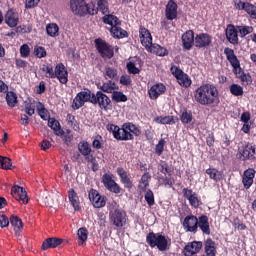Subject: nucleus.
<instances>
[{"label": "nucleus", "instance_id": "obj_1", "mask_svg": "<svg viewBox=\"0 0 256 256\" xmlns=\"http://www.w3.org/2000/svg\"><path fill=\"white\" fill-rule=\"evenodd\" d=\"M194 99L199 105H213L219 99V90L215 85L202 84L194 91Z\"/></svg>", "mask_w": 256, "mask_h": 256}, {"label": "nucleus", "instance_id": "obj_2", "mask_svg": "<svg viewBox=\"0 0 256 256\" xmlns=\"http://www.w3.org/2000/svg\"><path fill=\"white\" fill-rule=\"evenodd\" d=\"M107 131H110L117 141H133V135L136 137L141 135V130H139L133 123H125L121 128L115 124H108Z\"/></svg>", "mask_w": 256, "mask_h": 256}, {"label": "nucleus", "instance_id": "obj_3", "mask_svg": "<svg viewBox=\"0 0 256 256\" xmlns=\"http://www.w3.org/2000/svg\"><path fill=\"white\" fill-rule=\"evenodd\" d=\"M224 54L227 61L230 63L232 71L234 75H236L237 79H240L241 83L244 85H250L251 76L249 74H245L243 68H241V62L239 61V58H237V55H235V51L227 47L224 49Z\"/></svg>", "mask_w": 256, "mask_h": 256}, {"label": "nucleus", "instance_id": "obj_4", "mask_svg": "<svg viewBox=\"0 0 256 256\" xmlns=\"http://www.w3.org/2000/svg\"><path fill=\"white\" fill-rule=\"evenodd\" d=\"M70 11L77 17H85L86 15H97L95 2L87 3L85 0H70Z\"/></svg>", "mask_w": 256, "mask_h": 256}, {"label": "nucleus", "instance_id": "obj_5", "mask_svg": "<svg viewBox=\"0 0 256 256\" xmlns=\"http://www.w3.org/2000/svg\"><path fill=\"white\" fill-rule=\"evenodd\" d=\"M146 243H148L152 249L157 247L158 251H168L171 247L170 238L161 233H148L146 236Z\"/></svg>", "mask_w": 256, "mask_h": 256}, {"label": "nucleus", "instance_id": "obj_6", "mask_svg": "<svg viewBox=\"0 0 256 256\" xmlns=\"http://www.w3.org/2000/svg\"><path fill=\"white\" fill-rule=\"evenodd\" d=\"M109 218L115 227L121 228L127 225V213L120 209L117 203L112 204L109 211Z\"/></svg>", "mask_w": 256, "mask_h": 256}, {"label": "nucleus", "instance_id": "obj_7", "mask_svg": "<svg viewBox=\"0 0 256 256\" xmlns=\"http://www.w3.org/2000/svg\"><path fill=\"white\" fill-rule=\"evenodd\" d=\"M170 71L172 75L175 76L177 83L180 85V87H185L186 89L188 87H191V83H192L191 78L189 77V75L183 72V70H181L177 66H172Z\"/></svg>", "mask_w": 256, "mask_h": 256}, {"label": "nucleus", "instance_id": "obj_8", "mask_svg": "<svg viewBox=\"0 0 256 256\" xmlns=\"http://www.w3.org/2000/svg\"><path fill=\"white\" fill-rule=\"evenodd\" d=\"M95 45L98 53H100L101 57L104 59H111V57L115 55L113 46L109 45V43L105 42L103 39H96Z\"/></svg>", "mask_w": 256, "mask_h": 256}, {"label": "nucleus", "instance_id": "obj_9", "mask_svg": "<svg viewBox=\"0 0 256 256\" xmlns=\"http://www.w3.org/2000/svg\"><path fill=\"white\" fill-rule=\"evenodd\" d=\"M91 103L97 104L104 111L111 109V99L101 91H98L96 95L92 94Z\"/></svg>", "mask_w": 256, "mask_h": 256}, {"label": "nucleus", "instance_id": "obj_10", "mask_svg": "<svg viewBox=\"0 0 256 256\" xmlns=\"http://www.w3.org/2000/svg\"><path fill=\"white\" fill-rule=\"evenodd\" d=\"M54 79H58L59 83L62 85H67L69 82V72L67 71V67H65L64 63L56 64L54 68Z\"/></svg>", "mask_w": 256, "mask_h": 256}, {"label": "nucleus", "instance_id": "obj_11", "mask_svg": "<svg viewBox=\"0 0 256 256\" xmlns=\"http://www.w3.org/2000/svg\"><path fill=\"white\" fill-rule=\"evenodd\" d=\"M93 100V94L91 91H82L79 92L73 100L72 107L73 109H81L82 106L87 102H91Z\"/></svg>", "mask_w": 256, "mask_h": 256}, {"label": "nucleus", "instance_id": "obj_12", "mask_svg": "<svg viewBox=\"0 0 256 256\" xmlns=\"http://www.w3.org/2000/svg\"><path fill=\"white\" fill-rule=\"evenodd\" d=\"M102 183L104 187L110 191V193L119 194L121 193V187L113 180V174L105 173L102 176Z\"/></svg>", "mask_w": 256, "mask_h": 256}, {"label": "nucleus", "instance_id": "obj_13", "mask_svg": "<svg viewBox=\"0 0 256 256\" xmlns=\"http://www.w3.org/2000/svg\"><path fill=\"white\" fill-rule=\"evenodd\" d=\"M199 219L195 215H188L184 218L183 227L186 233H197Z\"/></svg>", "mask_w": 256, "mask_h": 256}, {"label": "nucleus", "instance_id": "obj_14", "mask_svg": "<svg viewBox=\"0 0 256 256\" xmlns=\"http://www.w3.org/2000/svg\"><path fill=\"white\" fill-rule=\"evenodd\" d=\"M88 197L95 209H101L102 207H105V205H107L105 197L101 196V194H99V192L95 189H91L89 191Z\"/></svg>", "mask_w": 256, "mask_h": 256}, {"label": "nucleus", "instance_id": "obj_15", "mask_svg": "<svg viewBox=\"0 0 256 256\" xmlns=\"http://www.w3.org/2000/svg\"><path fill=\"white\" fill-rule=\"evenodd\" d=\"M11 195L12 197H14V199H16V201L22 203V205H27V203H29V197L27 196V192L21 186L12 187Z\"/></svg>", "mask_w": 256, "mask_h": 256}, {"label": "nucleus", "instance_id": "obj_16", "mask_svg": "<svg viewBox=\"0 0 256 256\" xmlns=\"http://www.w3.org/2000/svg\"><path fill=\"white\" fill-rule=\"evenodd\" d=\"M139 38L146 50L150 49V47L153 45V37L151 36V32H149V30L143 26L139 28Z\"/></svg>", "mask_w": 256, "mask_h": 256}, {"label": "nucleus", "instance_id": "obj_17", "mask_svg": "<svg viewBox=\"0 0 256 256\" xmlns=\"http://www.w3.org/2000/svg\"><path fill=\"white\" fill-rule=\"evenodd\" d=\"M256 147L252 144L246 145L239 151V159L241 161H247V159H255Z\"/></svg>", "mask_w": 256, "mask_h": 256}, {"label": "nucleus", "instance_id": "obj_18", "mask_svg": "<svg viewBox=\"0 0 256 256\" xmlns=\"http://www.w3.org/2000/svg\"><path fill=\"white\" fill-rule=\"evenodd\" d=\"M165 91H167V87H165V84L157 83L150 87V89L148 90V95L150 99L155 100L159 99V97H161V95H163Z\"/></svg>", "mask_w": 256, "mask_h": 256}, {"label": "nucleus", "instance_id": "obj_19", "mask_svg": "<svg viewBox=\"0 0 256 256\" xmlns=\"http://www.w3.org/2000/svg\"><path fill=\"white\" fill-rule=\"evenodd\" d=\"M239 31L233 24H229L226 27V39L232 45H237L239 43Z\"/></svg>", "mask_w": 256, "mask_h": 256}, {"label": "nucleus", "instance_id": "obj_20", "mask_svg": "<svg viewBox=\"0 0 256 256\" xmlns=\"http://www.w3.org/2000/svg\"><path fill=\"white\" fill-rule=\"evenodd\" d=\"M5 23L8 27H17L19 25V13L14 9H9L5 14Z\"/></svg>", "mask_w": 256, "mask_h": 256}, {"label": "nucleus", "instance_id": "obj_21", "mask_svg": "<svg viewBox=\"0 0 256 256\" xmlns=\"http://www.w3.org/2000/svg\"><path fill=\"white\" fill-rule=\"evenodd\" d=\"M194 45L199 49L203 47H209V45H211V36L207 33H200L196 35L194 39Z\"/></svg>", "mask_w": 256, "mask_h": 256}, {"label": "nucleus", "instance_id": "obj_22", "mask_svg": "<svg viewBox=\"0 0 256 256\" xmlns=\"http://www.w3.org/2000/svg\"><path fill=\"white\" fill-rule=\"evenodd\" d=\"M183 47L186 51H191L193 45H195V33L193 30H188L182 35Z\"/></svg>", "mask_w": 256, "mask_h": 256}, {"label": "nucleus", "instance_id": "obj_23", "mask_svg": "<svg viewBox=\"0 0 256 256\" xmlns=\"http://www.w3.org/2000/svg\"><path fill=\"white\" fill-rule=\"evenodd\" d=\"M255 169L248 168L244 171L242 176V183L245 189H251V185H253V180L255 179Z\"/></svg>", "mask_w": 256, "mask_h": 256}, {"label": "nucleus", "instance_id": "obj_24", "mask_svg": "<svg viewBox=\"0 0 256 256\" xmlns=\"http://www.w3.org/2000/svg\"><path fill=\"white\" fill-rule=\"evenodd\" d=\"M183 194H184L185 199H188V201L192 207H194L195 209H197V207H199L201 200H199L197 193L193 192V190L184 188Z\"/></svg>", "mask_w": 256, "mask_h": 256}, {"label": "nucleus", "instance_id": "obj_25", "mask_svg": "<svg viewBox=\"0 0 256 256\" xmlns=\"http://www.w3.org/2000/svg\"><path fill=\"white\" fill-rule=\"evenodd\" d=\"M202 247H203V242L194 241V242L188 243V245H186L184 248V255L193 256L196 253H199Z\"/></svg>", "mask_w": 256, "mask_h": 256}, {"label": "nucleus", "instance_id": "obj_26", "mask_svg": "<svg viewBox=\"0 0 256 256\" xmlns=\"http://www.w3.org/2000/svg\"><path fill=\"white\" fill-rule=\"evenodd\" d=\"M198 228L204 235H211V226L209 225V217L202 215L198 218Z\"/></svg>", "mask_w": 256, "mask_h": 256}, {"label": "nucleus", "instance_id": "obj_27", "mask_svg": "<svg viewBox=\"0 0 256 256\" xmlns=\"http://www.w3.org/2000/svg\"><path fill=\"white\" fill-rule=\"evenodd\" d=\"M166 19H168V21L177 19V3L173 0L168 1L166 5Z\"/></svg>", "mask_w": 256, "mask_h": 256}, {"label": "nucleus", "instance_id": "obj_28", "mask_svg": "<svg viewBox=\"0 0 256 256\" xmlns=\"http://www.w3.org/2000/svg\"><path fill=\"white\" fill-rule=\"evenodd\" d=\"M63 243V239L60 238H48L46 239L42 244L43 251H47V249H55L56 247H59Z\"/></svg>", "mask_w": 256, "mask_h": 256}, {"label": "nucleus", "instance_id": "obj_29", "mask_svg": "<svg viewBox=\"0 0 256 256\" xmlns=\"http://www.w3.org/2000/svg\"><path fill=\"white\" fill-rule=\"evenodd\" d=\"M68 199L72 205V207H74L75 211H79V209H81V202L79 201V195L77 194V192H75V189L71 188L68 191Z\"/></svg>", "mask_w": 256, "mask_h": 256}, {"label": "nucleus", "instance_id": "obj_30", "mask_svg": "<svg viewBox=\"0 0 256 256\" xmlns=\"http://www.w3.org/2000/svg\"><path fill=\"white\" fill-rule=\"evenodd\" d=\"M149 53H154V55H158V57H165L169 55V51L166 50L165 47H162L159 44H152L150 45L149 49H146Z\"/></svg>", "mask_w": 256, "mask_h": 256}, {"label": "nucleus", "instance_id": "obj_31", "mask_svg": "<svg viewBox=\"0 0 256 256\" xmlns=\"http://www.w3.org/2000/svg\"><path fill=\"white\" fill-rule=\"evenodd\" d=\"M117 173L124 187H126L127 189H131L133 187V182H131V178H129L127 172L123 168H117Z\"/></svg>", "mask_w": 256, "mask_h": 256}, {"label": "nucleus", "instance_id": "obj_32", "mask_svg": "<svg viewBox=\"0 0 256 256\" xmlns=\"http://www.w3.org/2000/svg\"><path fill=\"white\" fill-rule=\"evenodd\" d=\"M10 224L12 225L15 234L18 236L21 235V231H23V221L21 220V218L12 215L10 217Z\"/></svg>", "mask_w": 256, "mask_h": 256}, {"label": "nucleus", "instance_id": "obj_33", "mask_svg": "<svg viewBox=\"0 0 256 256\" xmlns=\"http://www.w3.org/2000/svg\"><path fill=\"white\" fill-rule=\"evenodd\" d=\"M217 255V247L215 246V242L208 238L205 242V254L204 256H216Z\"/></svg>", "mask_w": 256, "mask_h": 256}, {"label": "nucleus", "instance_id": "obj_34", "mask_svg": "<svg viewBox=\"0 0 256 256\" xmlns=\"http://www.w3.org/2000/svg\"><path fill=\"white\" fill-rule=\"evenodd\" d=\"M96 9V15L101 12L102 15H108L110 13L109 11V1L107 0H97V7Z\"/></svg>", "mask_w": 256, "mask_h": 256}, {"label": "nucleus", "instance_id": "obj_35", "mask_svg": "<svg viewBox=\"0 0 256 256\" xmlns=\"http://www.w3.org/2000/svg\"><path fill=\"white\" fill-rule=\"evenodd\" d=\"M151 180V174L146 172L140 179L138 189L140 193H145L147 191V187H149V181Z\"/></svg>", "mask_w": 256, "mask_h": 256}, {"label": "nucleus", "instance_id": "obj_36", "mask_svg": "<svg viewBox=\"0 0 256 256\" xmlns=\"http://www.w3.org/2000/svg\"><path fill=\"white\" fill-rule=\"evenodd\" d=\"M154 123L159 125H175L176 120L174 116H158L154 118Z\"/></svg>", "mask_w": 256, "mask_h": 256}, {"label": "nucleus", "instance_id": "obj_37", "mask_svg": "<svg viewBox=\"0 0 256 256\" xmlns=\"http://www.w3.org/2000/svg\"><path fill=\"white\" fill-rule=\"evenodd\" d=\"M48 127H50V129L54 131L55 135H63V131L61 130V124L55 118L48 119Z\"/></svg>", "mask_w": 256, "mask_h": 256}, {"label": "nucleus", "instance_id": "obj_38", "mask_svg": "<svg viewBox=\"0 0 256 256\" xmlns=\"http://www.w3.org/2000/svg\"><path fill=\"white\" fill-rule=\"evenodd\" d=\"M110 33L115 39H123L127 37V31L123 30L119 25L111 27Z\"/></svg>", "mask_w": 256, "mask_h": 256}, {"label": "nucleus", "instance_id": "obj_39", "mask_svg": "<svg viewBox=\"0 0 256 256\" xmlns=\"http://www.w3.org/2000/svg\"><path fill=\"white\" fill-rule=\"evenodd\" d=\"M103 22L106 25H111V27H117V25H121V22L119 21V18L113 14H106L103 17Z\"/></svg>", "mask_w": 256, "mask_h": 256}, {"label": "nucleus", "instance_id": "obj_40", "mask_svg": "<svg viewBox=\"0 0 256 256\" xmlns=\"http://www.w3.org/2000/svg\"><path fill=\"white\" fill-rule=\"evenodd\" d=\"M117 89H119V86L117 85V83L111 80L107 81L101 86V91H103L104 93H115Z\"/></svg>", "mask_w": 256, "mask_h": 256}, {"label": "nucleus", "instance_id": "obj_41", "mask_svg": "<svg viewBox=\"0 0 256 256\" xmlns=\"http://www.w3.org/2000/svg\"><path fill=\"white\" fill-rule=\"evenodd\" d=\"M78 245L83 246L89 237V231L87 228H79L77 231Z\"/></svg>", "mask_w": 256, "mask_h": 256}, {"label": "nucleus", "instance_id": "obj_42", "mask_svg": "<svg viewBox=\"0 0 256 256\" xmlns=\"http://www.w3.org/2000/svg\"><path fill=\"white\" fill-rule=\"evenodd\" d=\"M78 150L83 157H88V155H91V145L87 141H81L78 144Z\"/></svg>", "mask_w": 256, "mask_h": 256}, {"label": "nucleus", "instance_id": "obj_43", "mask_svg": "<svg viewBox=\"0 0 256 256\" xmlns=\"http://www.w3.org/2000/svg\"><path fill=\"white\" fill-rule=\"evenodd\" d=\"M206 173L209 176V178L212 179L213 181H221V179H223V172L215 168H208L206 170Z\"/></svg>", "mask_w": 256, "mask_h": 256}, {"label": "nucleus", "instance_id": "obj_44", "mask_svg": "<svg viewBox=\"0 0 256 256\" xmlns=\"http://www.w3.org/2000/svg\"><path fill=\"white\" fill-rule=\"evenodd\" d=\"M104 77L105 79H114L115 81H117V79H119V71L117 70V68L108 66L105 68Z\"/></svg>", "mask_w": 256, "mask_h": 256}, {"label": "nucleus", "instance_id": "obj_45", "mask_svg": "<svg viewBox=\"0 0 256 256\" xmlns=\"http://www.w3.org/2000/svg\"><path fill=\"white\" fill-rule=\"evenodd\" d=\"M46 33L49 37H59V25L56 23L47 24Z\"/></svg>", "mask_w": 256, "mask_h": 256}, {"label": "nucleus", "instance_id": "obj_46", "mask_svg": "<svg viewBox=\"0 0 256 256\" xmlns=\"http://www.w3.org/2000/svg\"><path fill=\"white\" fill-rule=\"evenodd\" d=\"M41 71L44 73L47 79H55V70L51 64H43Z\"/></svg>", "mask_w": 256, "mask_h": 256}, {"label": "nucleus", "instance_id": "obj_47", "mask_svg": "<svg viewBox=\"0 0 256 256\" xmlns=\"http://www.w3.org/2000/svg\"><path fill=\"white\" fill-rule=\"evenodd\" d=\"M36 110L41 119H43L44 121H47V119H49V111L45 109V105H43V103L37 102Z\"/></svg>", "mask_w": 256, "mask_h": 256}, {"label": "nucleus", "instance_id": "obj_48", "mask_svg": "<svg viewBox=\"0 0 256 256\" xmlns=\"http://www.w3.org/2000/svg\"><path fill=\"white\" fill-rule=\"evenodd\" d=\"M35 109H37V102H35V100L25 102V113L29 115V117L35 115Z\"/></svg>", "mask_w": 256, "mask_h": 256}, {"label": "nucleus", "instance_id": "obj_49", "mask_svg": "<svg viewBox=\"0 0 256 256\" xmlns=\"http://www.w3.org/2000/svg\"><path fill=\"white\" fill-rule=\"evenodd\" d=\"M180 121L183 125H188V123L193 121V113H191V111L183 110L180 115Z\"/></svg>", "mask_w": 256, "mask_h": 256}, {"label": "nucleus", "instance_id": "obj_50", "mask_svg": "<svg viewBox=\"0 0 256 256\" xmlns=\"http://www.w3.org/2000/svg\"><path fill=\"white\" fill-rule=\"evenodd\" d=\"M112 99L116 103H125L127 101V95L123 94V92L114 91L112 93Z\"/></svg>", "mask_w": 256, "mask_h": 256}, {"label": "nucleus", "instance_id": "obj_51", "mask_svg": "<svg viewBox=\"0 0 256 256\" xmlns=\"http://www.w3.org/2000/svg\"><path fill=\"white\" fill-rule=\"evenodd\" d=\"M6 101L9 107H15L17 105V94L14 92H8L6 94Z\"/></svg>", "mask_w": 256, "mask_h": 256}, {"label": "nucleus", "instance_id": "obj_52", "mask_svg": "<svg viewBox=\"0 0 256 256\" xmlns=\"http://www.w3.org/2000/svg\"><path fill=\"white\" fill-rule=\"evenodd\" d=\"M230 93H232L234 97H241L243 95V87L239 84H232L230 86Z\"/></svg>", "mask_w": 256, "mask_h": 256}, {"label": "nucleus", "instance_id": "obj_53", "mask_svg": "<svg viewBox=\"0 0 256 256\" xmlns=\"http://www.w3.org/2000/svg\"><path fill=\"white\" fill-rule=\"evenodd\" d=\"M13 167V164L11 163V159L8 157L0 156V169H11Z\"/></svg>", "mask_w": 256, "mask_h": 256}, {"label": "nucleus", "instance_id": "obj_54", "mask_svg": "<svg viewBox=\"0 0 256 256\" xmlns=\"http://www.w3.org/2000/svg\"><path fill=\"white\" fill-rule=\"evenodd\" d=\"M244 11L250 15L252 19H256V6L247 2L246 7L244 8Z\"/></svg>", "mask_w": 256, "mask_h": 256}, {"label": "nucleus", "instance_id": "obj_55", "mask_svg": "<svg viewBox=\"0 0 256 256\" xmlns=\"http://www.w3.org/2000/svg\"><path fill=\"white\" fill-rule=\"evenodd\" d=\"M240 37H246V35L251 34L253 31L252 26H237Z\"/></svg>", "mask_w": 256, "mask_h": 256}, {"label": "nucleus", "instance_id": "obj_56", "mask_svg": "<svg viewBox=\"0 0 256 256\" xmlns=\"http://www.w3.org/2000/svg\"><path fill=\"white\" fill-rule=\"evenodd\" d=\"M144 199L148 203L149 207H153V205H155V196L153 195V191L147 190Z\"/></svg>", "mask_w": 256, "mask_h": 256}, {"label": "nucleus", "instance_id": "obj_57", "mask_svg": "<svg viewBox=\"0 0 256 256\" xmlns=\"http://www.w3.org/2000/svg\"><path fill=\"white\" fill-rule=\"evenodd\" d=\"M34 55H36L38 59H43V57H47V50L42 46H36L34 48Z\"/></svg>", "mask_w": 256, "mask_h": 256}, {"label": "nucleus", "instance_id": "obj_58", "mask_svg": "<svg viewBox=\"0 0 256 256\" xmlns=\"http://www.w3.org/2000/svg\"><path fill=\"white\" fill-rule=\"evenodd\" d=\"M126 67H127L128 73L132 75H137L141 71L139 70V68H137V66L135 65V62H128Z\"/></svg>", "mask_w": 256, "mask_h": 256}, {"label": "nucleus", "instance_id": "obj_59", "mask_svg": "<svg viewBox=\"0 0 256 256\" xmlns=\"http://www.w3.org/2000/svg\"><path fill=\"white\" fill-rule=\"evenodd\" d=\"M31 54V48H29V45L23 44L20 47V55L21 57L27 58Z\"/></svg>", "mask_w": 256, "mask_h": 256}, {"label": "nucleus", "instance_id": "obj_60", "mask_svg": "<svg viewBox=\"0 0 256 256\" xmlns=\"http://www.w3.org/2000/svg\"><path fill=\"white\" fill-rule=\"evenodd\" d=\"M164 149H165V140L164 139H160L158 144L155 147V153L157 155H162Z\"/></svg>", "mask_w": 256, "mask_h": 256}, {"label": "nucleus", "instance_id": "obj_61", "mask_svg": "<svg viewBox=\"0 0 256 256\" xmlns=\"http://www.w3.org/2000/svg\"><path fill=\"white\" fill-rule=\"evenodd\" d=\"M133 81L131 80V76H129V75H127V74H125V75H122L121 77H120V84L121 85H124V86H129V85H131V83H132Z\"/></svg>", "mask_w": 256, "mask_h": 256}, {"label": "nucleus", "instance_id": "obj_62", "mask_svg": "<svg viewBox=\"0 0 256 256\" xmlns=\"http://www.w3.org/2000/svg\"><path fill=\"white\" fill-rule=\"evenodd\" d=\"M101 141H103V138L101 136H96L92 142L93 148L101 149V147H102Z\"/></svg>", "mask_w": 256, "mask_h": 256}, {"label": "nucleus", "instance_id": "obj_63", "mask_svg": "<svg viewBox=\"0 0 256 256\" xmlns=\"http://www.w3.org/2000/svg\"><path fill=\"white\" fill-rule=\"evenodd\" d=\"M41 0H26L25 7L26 9H33V7H37Z\"/></svg>", "mask_w": 256, "mask_h": 256}, {"label": "nucleus", "instance_id": "obj_64", "mask_svg": "<svg viewBox=\"0 0 256 256\" xmlns=\"http://www.w3.org/2000/svg\"><path fill=\"white\" fill-rule=\"evenodd\" d=\"M0 227L3 229L4 227H9V218L7 216H0Z\"/></svg>", "mask_w": 256, "mask_h": 256}]
</instances>
